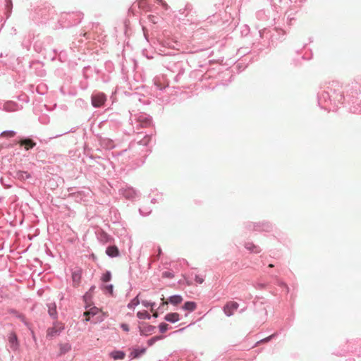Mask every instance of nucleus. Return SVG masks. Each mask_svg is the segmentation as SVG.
<instances>
[{"label": "nucleus", "mask_w": 361, "mask_h": 361, "mask_svg": "<svg viewBox=\"0 0 361 361\" xmlns=\"http://www.w3.org/2000/svg\"><path fill=\"white\" fill-rule=\"evenodd\" d=\"M73 280L74 282H78L80 279V275L76 272L73 273L72 275Z\"/></svg>", "instance_id": "nucleus-23"}, {"label": "nucleus", "mask_w": 361, "mask_h": 361, "mask_svg": "<svg viewBox=\"0 0 361 361\" xmlns=\"http://www.w3.org/2000/svg\"><path fill=\"white\" fill-rule=\"evenodd\" d=\"M106 98L104 93H97L96 94L92 95V104L94 107H99L102 106Z\"/></svg>", "instance_id": "nucleus-3"}, {"label": "nucleus", "mask_w": 361, "mask_h": 361, "mask_svg": "<svg viewBox=\"0 0 361 361\" xmlns=\"http://www.w3.org/2000/svg\"><path fill=\"white\" fill-rule=\"evenodd\" d=\"M64 325L61 322H56L53 326L49 328L47 331V336L51 338L59 335V334L63 330Z\"/></svg>", "instance_id": "nucleus-1"}, {"label": "nucleus", "mask_w": 361, "mask_h": 361, "mask_svg": "<svg viewBox=\"0 0 361 361\" xmlns=\"http://www.w3.org/2000/svg\"><path fill=\"white\" fill-rule=\"evenodd\" d=\"M49 314L50 316L55 317L56 315V307L54 304L49 306Z\"/></svg>", "instance_id": "nucleus-14"}, {"label": "nucleus", "mask_w": 361, "mask_h": 361, "mask_svg": "<svg viewBox=\"0 0 361 361\" xmlns=\"http://www.w3.org/2000/svg\"><path fill=\"white\" fill-rule=\"evenodd\" d=\"M274 267V265H273V264H270L269 265V267Z\"/></svg>", "instance_id": "nucleus-32"}, {"label": "nucleus", "mask_w": 361, "mask_h": 361, "mask_svg": "<svg viewBox=\"0 0 361 361\" xmlns=\"http://www.w3.org/2000/svg\"><path fill=\"white\" fill-rule=\"evenodd\" d=\"M238 307L239 305L238 302L234 301H229L227 302L226 304L224 305L223 310L226 315L230 317L234 314V312L237 310Z\"/></svg>", "instance_id": "nucleus-2"}, {"label": "nucleus", "mask_w": 361, "mask_h": 361, "mask_svg": "<svg viewBox=\"0 0 361 361\" xmlns=\"http://www.w3.org/2000/svg\"><path fill=\"white\" fill-rule=\"evenodd\" d=\"M197 307V305L195 302H186L183 305V309L188 311H194Z\"/></svg>", "instance_id": "nucleus-10"}, {"label": "nucleus", "mask_w": 361, "mask_h": 361, "mask_svg": "<svg viewBox=\"0 0 361 361\" xmlns=\"http://www.w3.org/2000/svg\"><path fill=\"white\" fill-rule=\"evenodd\" d=\"M3 135H7L8 137H13L15 135V133L13 131L4 132L2 133Z\"/></svg>", "instance_id": "nucleus-25"}, {"label": "nucleus", "mask_w": 361, "mask_h": 361, "mask_svg": "<svg viewBox=\"0 0 361 361\" xmlns=\"http://www.w3.org/2000/svg\"><path fill=\"white\" fill-rule=\"evenodd\" d=\"M142 303L146 307H148L150 306L151 307V311L153 312V310H153V307L154 305V303H151V302H149L148 301H146V300L142 301Z\"/></svg>", "instance_id": "nucleus-21"}, {"label": "nucleus", "mask_w": 361, "mask_h": 361, "mask_svg": "<svg viewBox=\"0 0 361 361\" xmlns=\"http://www.w3.org/2000/svg\"><path fill=\"white\" fill-rule=\"evenodd\" d=\"M111 273L109 271H106V273H104L102 276V281L103 282H108L111 280Z\"/></svg>", "instance_id": "nucleus-18"}, {"label": "nucleus", "mask_w": 361, "mask_h": 361, "mask_svg": "<svg viewBox=\"0 0 361 361\" xmlns=\"http://www.w3.org/2000/svg\"><path fill=\"white\" fill-rule=\"evenodd\" d=\"M20 146H23L25 150L33 148L36 143L31 139H23L19 142Z\"/></svg>", "instance_id": "nucleus-5"}, {"label": "nucleus", "mask_w": 361, "mask_h": 361, "mask_svg": "<svg viewBox=\"0 0 361 361\" xmlns=\"http://www.w3.org/2000/svg\"><path fill=\"white\" fill-rule=\"evenodd\" d=\"M137 316L140 319H150V314L145 310L142 312H138L137 313Z\"/></svg>", "instance_id": "nucleus-12"}, {"label": "nucleus", "mask_w": 361, "mask_h": 361, "mask_svg": "<svg viewBox=\"0 0 361 361\" xmlns=\"http://www.w3.org/2000/svg\"><path fill=\"white\" fill-rule=\"evenodd\" d=\"M274 336V334L271 335V336H268V337H267V338H265L262 339L260 342H268V341H270V339H271Z\"/></svg>", "instance_id": "nucleus-27"}, {"label": "nucleus", "mask_w": 361, "mask_h": 361, "mask_svg": "<svg viewBox=\"0 0 361 361\" xmlns=\"http://www.w3.org/2000/svg\"><path fill=\"white\" fill-rule=\"evenodd\" d=\"M153 317H158V314H157V312H154V313L153 314Z\"/></svg>", "instance_id": "nucleus-29"}, {"label": "nucleus", "mask_w": 361, "mask_h": 361, "mask_svg": "<svg viewBox=\"0 0 361 361\" xmlns=\"http://www.w3.org/2000/svg\"><path fill=\"white\" fill-rule=\"evenodd\" d=\"M8 340L12 345L11 347L15 350L17 349L18 346V343L16 335L15 334H11L9 336Z\"/></svg>", "instance_id": "nucleus-9"}, {"label": "nucleus", "mask_w": 361, "mask_h": 361, "mask_svg": "<svg viewBox=\"0 0 361 361\" xmlns=\"http://www.w3.org/2000/svg\"><path fill=\"white\" fill-rule=\"evenodd\" d=\"M161 300L163 301L159 308L164 307L165 305H167L169 302L176 305L180 304L183 301V298L180 295H173L171 296L168 300L164 301V297L161 298Z\"/></svg>", "instance_id": "nucleus-4"}, {"label": "nucleus", "mask_w": 361, "mask_h": 361, "mask_svg": "<svg viewBox=\"0 0 361 361\" xmlns=\"http://www.w3.org/2000/svg\"><path fill=\"white\" fill-rule=\"evenodd\" d=\"M195 282H196L197 283H198V284H202V283H203V282H204V279H203L202 277H201L200 276H199V275H195Z\"/></svg>", "instance_id": "nucleus-22"}, {"label": "nucleus", "mask_w": 361, "mask_h": 361, "mask_svg": "<svg viewBox=\"0 0 361 361\" xmlns=\"http://www.w3.org/2000/svg\"><path fill=\"white\" fill-rule=\"evenodd\" d=\"M106 253L111 257H117L119 255L118 249L116 246H109L106 248Z\"/></svg>", "instance_id": "nucleus-6"}, {"label": "nucleus", "mask_w": 361, "mask_h": 361, "mask_svg": "<svg viewBox=\"0 0 361 361\" xmlns=\"http://www.w3.org/2000/svg\"><path fill=\"white\" fill-rule=\"evenodd\" d=\"M97 312V309H91L90 311H87L84 313V315L86 316V319L85 320L86 321H89L90 320V315L92 314V315H94L96 314Z\"/></svg>", "instance_id": "nucleus-17"}, {"label": "nucleus", "mask_w": 361, "mask_h": 361, "mask_svg": "<svg viewBox=\"0 0 361 361\" xmlns=\"http://www.w3.org/2000/svg\"><path fill=\"white\" fill-rule=\"evenodd\" d=\"M121 328L123 329V330L126 331H129V327L127 324H123L121 325Z\"/></svg>", "instance_id": "nucleus-28"}, {"label": "nucleus", "mask_w": 361, "mask_h": 361, "mask_svg": "<svg viewBox=\"0 0 361 361\" xmlns=\"http://www.w3.org/2000/svg\"><path fill=\"white\" fill-rule=\"evenodd\" d=\"M163 338V336H154L152 337V338H150L149 341H148V344L149 345H153L156 341H159V340H161Z\"/></svg>", "instance_id": "nucleus-19"}, {"label": "nucleus", "mask_w": 361, "mask_h": 361, "mask_svg": "<svg viewBox=\"0 0 361 361\" xmlns=\"http://www.w3.org/2000/svg\"><path fill=\"white\" fill-rule=\"evenodd\" d=\"M17 176L20 179L26 180L27 178H30L31 176L27 171H20L17 173Z\"/></svg>", "instance_id": "nucleus-11"}, {"label": "nucleus", "mask_w": 361, "mask_h": 361, "mask_svg": "<svg viewBox=\"0 0 361 361\" xmlns=\"http://www.w3.org/2000/svg\"><path fill=\"white\" fill-rule=\"evenodd\" d=\"M110 356L114 360H123L124 359L126 354L123 351L115 350L110 353Z\"/></svg>", "instance_id": "nucleus-8"}, {"label": "nucleus", "mask_w": 361, "mask_h": 361, "mask_svg": "<svg viewBox=\"0 0 361 361\" xmlns=\"http://www.w3.org/2000/svg\"><path fill=\"white\" fill-rule=\"evenodd\" d=\"M162 275H163V276H164V277H170V278L173 277V274H171V273L167 272V271L164 272V273L162 274Z\"/></svg>", "instance_id": "nucleus-26"}, {"label": "nucleus", "mask_w": 361, "mask_h": 361, "mask_svg": "<svg viewBox=\"0 0 361 361\" xmlns=\"http://www.w3.org/2000/svg\"><path fill=\"white\" fill-rule=\"evenodd\" d=\"M164 319H165V320H166L168 322L174 323V322L179 321L180 315H179V314H178L176 312L169 313L165 316Z\"/></svg>", "instance_id": "nucleus-7"}, {"label": "nucleus", "mask_w": 361, "mask_h": 361, "mask_svg": "<svg viewBox=\"0 0 361 361\" xmlns=\"http://www.w3.org/2000/svg\"><path fill=\"white\" fill-rule=\"evenodd\" d=\"M138 296L139 295L135 297V298H133L128 305V307L129 308H134L135 307H136L137 305H139L140 303V300L138 299Z\"/></svg>", "instance_id": "nucleus-13"}, {"label": "nucleus", "mask_w": 361, "mask_h": 361, "mask_svg": "<svg viewBox=\"0 0 361 361\" xmlns=\"http://www.w3.org/2000/svg\"><path fill=\"white\" fill-rule=\"evenodd\" d=\"M161 248H159L158 255H161Z\"/></svg>", "instance_id": "nucleus-30"}, {"label": "nucleus", "mask_w": 361, "mask_h": 361, "mask_svg": "<svg viewBox=\"0 0 361 361\" xmlns=\"http://www.w3.org/2000/svg\"><path fill=\"white\" fill-rule=\"evenodd\" d=\"M66 347H67V348H66L67 350L70 349V346L68 345H66Z\"/></svg>", "instance_id": "nucleus-31"}, {"label": "nucleus", "mask_w": 361, "mask_h": 361, "mask_svg": "<svg viewBox=\"0 0 361 361\" xmlns=\"http://www.w3.org/2000/svg\"><path fill=\"white\" fill-rule=\"evenodd\" d=\"M159 328L161 333H165L169 329V325L166 323H161Z\"/></svg>", "instance_id": "nucleus-20"}, {"label": "nucleus", "mask_w": 361, "mask_h": 361, "mask_svg": "<svg viewBox=\"0 0 361 361\" xmlns=\"http://www.w3.org/2000/svg\"><path fill=\"white\" fill-rule=\"evenodd\" d=\"M145 349L144 348L142 350H135L131 353V355H133L134 358H136L138 357L140 355L145 353Z\"/></svg>", "instance_id": "nucleus-16"}, {"label": "nucleus", "mask_w": 361, "mask_h": 361, "mask_svg": "<svg viewBox=\"0 0 361 361\" xmlns=\"http://www.w3.org/2000/svg\"><path fill=\"white\" fill-rule=\"evenodd\" d=\"M105 290H106L110 294L113 293V286L112 285H106L104 286Z\"/></svg>", "instance_id": "nucleus-24"}, {"label": "nucleus", "mask_w": 361, "mask_h": 361, "mask_svg": "<svg viewBox=\"0 0 361 361\" xmlns=\"http://www.w3.org/2000/svg\"><path fill=\"white\" fill-rule=\"evenodd\" d=\"M245 247L247 250H251V251L255 252H259V249L255 245H253L251 243H247L246 244V245H245Z\"/></svg>", "instance_id": "nucleus-15"}]
</instances>
